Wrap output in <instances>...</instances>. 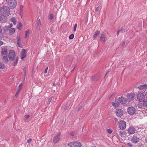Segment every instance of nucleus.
<instances>
[{
	"mask_svg": "<svg viewBox=\"0 0 147 147\" xmlns=\"http://www.w3.org/2000/svg\"><path fill=\"white\" fill-rule=\"evenodd\" d=\"M9 33L10 34H13L15 32V29L14 28H11L9 30Z\"/></svg>",
	"mask_w": 147,
	"mask_h": 147,
	"instance_id": "nucleus-27",
	"label": "nucleus"
},
{
	"mask_svg": "<svg viewBox=\"0 0 147 147\" xmlns=\"http://www.w3.org/2000/svg\"><path fill=\"white\" fill-rule=\"evenodd\" d=\"M126 127V123L124 121H121L119 123V127L122 129H125Z\"/></svg>",
	"mask_w": 147,
	"mask_h": 147,
	"instance_id": "nucleus-6",
	"label": "nucleus"
},
{
	"mask_svg": "<svg viewBox=\"0 0 147 147\" xmlns=\"http://www.w3.org/2000/svg\"><path fill=\"white\" fill-rule=\"evenodd\" d=\"M30 31L29 30H26L25 32V37L26 38H27L28 37L29 35Z\"/></svg>",
	"mask_w": 147,
	"mask_h": 147,
	"instance_id": "nucleus-26",
	"label": "nucleus"
},
{
	"mask_svg": "<svg viewBox=\"0 0 147 147\" xmlns=\"http://www.w3.org/2000/svg\"><path fill=\"white\" fill-rule=\"evenodd\" d=\"M128 131L129 134H133L135 133L136 129L133 127H130L128 129Z\"/></svg>",
	"mask_w": 147,
	"mask_h": 147,
	"instance_id": "nucleus-14",
	"label": "nucleus"
},
{
	"mask_svg": "<svg viewBox=\"0 0 147 147\" xmlns=\"http://www.w3.org/2000/svg\"><path fill=\"white\" fill-rule=\"evenodd\" d=\"M1 53L3 55H6L7 53V46H2L1 47Z\"/></svg>",
	"mask_w": 147,
	"mask_h": 147,
	"instance_id": "nucleus-10",
	"label": "nucleus"
},
{
	"mask_svg": "<svg viewBox=\"0 0 147 147\" xmlns=\"http://www.w3.org/2000/svg\"><path fill=\"white\" fill-rule=\"evenodd\" d=\"M9 26V28H11V27H12L13 25L11 23V24H10Z\"/></svg>",
	"mask_w": 147,
	"mask_h": 147,
	"instance_id": "nucleus-53",
	"label": "nucleus"
},
{
	"mask_svg": "<svg viewBox=\"0 0 147 147\" xmlns=\"http://www.w3.org/2000/svg\"><path fill=\"white\" fill-rule=\"evenodd\" d=\"M0 32H2V29L1 28V27L0 26Z\"/></svg>",
	"mask_w": 147,
	"mask_h": 147,
	"instance_id": "nucleus-56",
	"label": "nucleus"
},
{
	"mask_svg": "<svg viewBox=\"0 0 147 147\" xmlns=\"http://www.w3.org/2000/svg\"><path fill=\"white\" fill-rule=\"evenodd\" d=\"M99 10V8H98V7H97V8L96 9V10L97 11H98Z\"/></svg>",
	"mask_w": 147,
	"mask_h": 147,
	"instance_id": "nucleus-59",
	"label": "nucleus"
},
{
	"mask_svg": "<svg viewBox=\"0 0 147 147\" xmlns=\"http://www.w3.org/2000/svg\"><path fill=\"white\" fill-rule=\"evenodd\" d=\"M127 144L128 147H133V145L130 143H127Z\"/></svg>",
	"mask_w": 147,
	"mask_h": 147,
	"instance_id": "nucleus-37",
	"label": "nucleus"
},
{
	"mask_svg": "<svg viewBox=\"0 0 147 147\" xmlns=\"http://www.w3.org/2000/svg\"><path fill=\"white\" fill-rule=\"evenodd\" d=\"M115 113L117 116L119 117H121L123 115V111L120 109H116Z\"/></svg>",
	"mask_w": 147,
	"mask_h": 147,
	"instance_id": "nucleus-9",
	"label": "nucleus"
},
{
	"mask_svg": "<svg viewBox=\"0 0 147 147\" xmlns=\"http://www.w3.org/2000/svg\"><path fill=\"white\" fill-rule=\"evenodd\" d=\"M6 16L4 15L0 16V22L4 23L7 21V18Z\"/></svg>",
	"mask_w": 147,
	"mask_h": 147,
	"instance_id": "nucleus-11",
	"label": "nucleus"
},
{
	"mask_svg": "<svg viewBox=\"0 0 147 147\" xmlns=\"http://www.w3.org/2000/svg\"><path fill=\"white\" fill-rule=\"evenodd\" d=\"M15 56V52L14 50H11L9 51L8 57L10 60L13 61Z\"/></svg>",
	"mask_w": 147,
	"mask_h": 147,
	"instance_id": "nucleus-4",
	"label": "nucleus"
},
{
	"mask_svg": "<svg viewBox=\"0 0 147 147\" xmlns=\"http://www.w3.org/2000/svg\"><path fill=\"white\" fill-rule=\"evenodd\" d=\"M119 30L120 31V32H121L122 33H124L125 31V29H121Z\"/></svg>",
	"mask_w": 147,
	"mask_h": 147,
	"instance_id": "nucleus-39",
	"label": "nucleus"
},
{
	"mask_svg": "<svg viewBox=\"0 0 147 147\" xmlns=\"http://www.w3.org/2000/svg\"><path fill=\"white\" fill-rule=\"evenodd\" d=\"M107 132L110 134H111L113 132V130L111 128L107 129Z\"/></svg>",
	"mask_w": 147,
	"mask_h": 147,
	"instance_id": "nucleus-30",
	"label": "nucleus"
},
{
	"mask_svg": "<svg viewBox=\"0 0 147 147\" xmlns=\"http://www.w3.org/2000/svg\"><path fill=\"white\" fill-rule=\"evenodd\" d=\"M26 51L25 49H23L22 50V53L20 56V58L23 59L26 57Z\"/></svg>",
	"mask_w": 147,
	"mask_h": 147,
	"instance_id": "nucleus-16",
	"label": "nucleus"
},
{
	"mask_svg": "<svg viewBox=\"0 0 147 147\" xmlns=\"http://www.w3.org/2000/svg\"><path fill=\"white\" fill-rule=\"evenodd\" d=\"M145 141L147 143V136H146V137L145 138Z\"/></svg>",
	"mask_w": 147,
	"mask_h": 147,
	"instance_id": "nucleus-54",
	"label": "nucleus"
},
{
	"mask_svg": "<svg viewBox=\"0 0 147 147\" xmlns=\"http://www.w3.org/2000/svg\"><path fill=\"white\" fill-rule=\"evenodd\" d=\"M2 35V32H0V38L1 37V36Z\"/></svg>",
	"mask_w": 147,
	"mask_h": 147,
	"instance_id": "nucleus-55",
	"label": "nucleus"
},
{
	"mask_svg": "<svg viewBox=\"0 0 147 147\" xmlns=\"http://www.w3.org/2000/svg\"><path fill=\"white\" fill-rule=\"evenodd\" d=\"M3 61L4 63H7L8 62V59L7 57V56H5L3 57Z\"/></svg>",
	"mask_w": 147,
	"mask_h": 147,
	"instance_id": "nucleus-21",
	"label": "nucleus"
},
{
	"mask_svg": "<svg viewBox=\"0 0 147 147\" xmlns=\"http://www.w3.org/2000/svg\"><path fill=\"white\" fill-rule=\"evenodd\" d=\"M20 13H22L23 12V9L24 7L22 5H20Z\"/></svg>",
	"mask_w": 147,
	"mask_h": 147,
	"instance_id": "nucleus-35",
	"label": "nucleus"
},
{
	"mask_svg": "<svg viewBox=\"0 0 147 147\" xmlns=\"http://www.w3.org/2000/svg\"><path fill=\"white\" fill-rule=\"evenodd\" d=\"M137 98L140 102H142L145 99L144 94L141 92L138 93L137 94Z\"/></svg>",
	"mask_w": 147,
	"mask_h": 147,
	"instance_id": "nucleus-5",
	"label": "nucleus"
},
{
	"mask_svg": "<svg viewBox=\"0 0 147 147\" xmlns=\"http://www.w3.org/2000/svg\"><path fill=\"white\" fill-rule=\"evenodd\" d=\"M135 108L133 107H129L127 109L128 113L129 115H133L135 112Z\"/></svg>",
	"mask_w": 147,
	"mask_h": 147,
	"instance_id": "nucleus-8",
	"label": "nucleus"
},
{
	"mask_svg": "<svg viewBox=\"0 0 147 147\" xmlns=\"http://www.w3.org/2000/svg\"><path fill=\"white\" fill-rule=\"evenodd\" d=\"M47 70H48V67H47L45 69V71H44V73H46L47 72Z\"/></svg>",
	"mask_w": 147,
	"mask_h": 147,
	"instance_id": "nucleus-48",
	"label": "nucleus"
},
{
	"mask_svg": "<svg viewBox=\"0 0 147 147\" xmlns=\"http://www.w3.org/2000/svg\"><path fill=\"white\" fill-rule=\"evenodd\" d=\"M6 4L11 9H14L17 5L16 0H6Z\"/></svg>",
	"mask_w": 147,
	"mask_h": 147,
	"instance_id": "nucleus-1",
	"label": "nucleus"
},
{
	"mask_svg": "<svg viewBox=\"0 0 147 147\" xmlns=\"http://www.w3.org/2000/svg\"><path fill=\"white\" fill-rule=\"evenodd\" d=\"M143 102V105L146 108H147V99H144L143 100V101H142Z\"/></svg>",
	"mask_w": 147,
	"mask_h": 147,
	"instance_id": "nucleus-22",
	"label": "nucleus"
},
{
	"mask_svg": "<svg viewBox=\"0 0 147 147\" xmlns=\"http://www.w3.org/2000/svg\"><path fill=\"white\" fill-rule=\"evenodd\" d=\"M68 145L71 147H81V143L78 142H72L69 143Z\"/></svg>",
	"mask_w": 147,
	"mask_h": 147,
	"instance_id": "nucleus-3",
	"label": "nucleus"
},
{
	"mask_svg": "<svg viewBox=\"0 0 147 147\" xmlns=\"http://www.w3.org/2000/svg\"><path fill=\"white\" fill-rule=\"evenodd\" d=\"M120 30H118L117 32V35H118L119 33V32H120Z\"/></svg>",
	"mask_w": 147,
	"mask_h": 147,
	"instance_id": "nucleus-58",
	"label": "nucleus"
},
{
	"mask_svg": "<svg viewBox=\"0 0 147 147\" xmlns=\"http://www.w3.org/2000/svg\"><path fill=\"white\" fill-rule=\"evenodd\" d=\"M53 18V16L52 14H51L49 16V19L50 20H52Z\"/></svg>",
	"mask_w": 147,
	"mask_h": 147,
	"instance_id": "nucleus-34",
	"label": "nucleus"
},
{
	"mask_svg": "<svg viewBox=\"0 0 147 147\" xmlns=\"http://www.w3.org/2000/svg\"><path fill=\"white\" fill-rule=\"evenodd\" d=\"M139 140V138L136 136H133L131 139V140L132 142L134 143H136L138 142Z\"/></svg>",
	"mask_w": 147,
	"mask_h": 147,
	"instance_id": "nucleus-13",
	"label": "nucleus"
},
{
	"mask_svg": "<svg viewBox=\"0 0 147 147\" xmlns=\"http://www.w3.org/2000/svg\"><path fill=\"white\" fill-rule=\"evenodd\" d=\"M10 21L13 22L14 25L16 24V23L17 20L15 17H12L10 19Z\"/></svg>",
	"mask_w": 147,
	"mask_h": 147,
	"instance_id": "nucleus-20",
	"label": "nucleus"
},
{
	"mask_svg": "<svg viewBox=\"0 0 147 147\" xmlns=\"http://www.w3.org/2000/svg\"><path fill=\"white\" fill-rule=\"evenodd\" d=\"M77 26V24L76 23L74 25V31L75 32L76 30V28Z\"/></svg>",
	"mask_w": 147,
	"mask_h": 147,
	"instance_id": "nucleus-36",
	"label": "nucleus"
},
{
	"mask_svg": "<svg viewBox=\"0 0 147 147\" xmlns=\"http://www.w3.org/2000/svg\"><path fill=\"white\" fill-rule=\"evenodd\" d=\"M22 88H19V87H18V90H17V91H17V92H19L20 93V90H21Z\"/></svg>",
	"mask_w": 147,
	"mask_h": 147,
	"instance_id": "nucleus-40",
	"label": "nucleus"
},
{
	"mask_svg": "<svg viewBox=\"0 0 147 147\" xmlns=\"http://www.w3.org/2000/svg\"><path fill=\"white\" fill-rule=\"evenodd\" d=\"M114 119H115V122H117V123H119V121H118V119L117 118H115Z\"/></svg>",
	"mask_w": 147,
	"mask_h": 147,
	"instance_id": "nucleus-50",
	"label": "nucleus"
},
{
	"mask_svg": "<svg viewBox=\"0 0 147 147\" xmlns=\"http://www.w3.org/2000/svg\"><path fill=\"white\" fill-rule=\"evenodd\" d=\"M75 67H74V69L72 70V71H73L74 70V69L75 68Z\"/></svg>",
	"mask_w": 147,
	"mask_h": 147,
	"instance_id": "nucleus-61",
	"label": "nucleus"
},
{
	"mask_svg": "<svg viewBox=\"0 0 147 147\" xmlns=\"http://www.w3.org/2000/svg\"><path fill=\"white\" fill-rule=\"evenodd\" d=\"M22 26V23L20 21L18 22V24L17 25V28L19 29L20 30Z\"/></svg>",
	"mask_w": 147,
	"mask_h": 147,
	"instance_id": "nucleus-23",
	"label": "nucleus"
},
{
	"mask_svg": "<svg viewBox=\"0 0 147 147\" xmlns=\"http://www.w3.org/2000/svg\"><path fill=\"white\" fill-rule=\"evenodd\" d=\"M18 57H16V60L13 63H12V65L13 66H15V65H16L18 63Z\"/></svg>",
	"mask_w": 147,
	"mask_h": 147,
	"instance_id": "nucleus-28",
	"label": "nucleus"
},
{
	"mask_svg": "<svg viewBox=\"0 0 147 147\" xmlns=\"http://www.w3.org/2000/svg\"><path fill=\"white\" fill-rule=\"evenodd\" d=\"M135 94L133 93H131L127 95V97L128 98V102H130L133 100L134 99V97Z\"/></svg>",
	"mask_w": 147,
	"mask_h": 147,
	"instance_id": "nucleus-12",
	"label": "nucleus"
},
{
	"mask_svg": "<svg viewBox=\"0 0 147 147\" xmlns=\"http://www.w3.org/2000/svg\"><path fill=\"white\" fill-rule=\"evenodd\" d=\"M9 26H5L4 27V28L6 30H8L9 28H9Z\"/></svg>",
	"mask_w": 147,
	"mask_h": 147,
	"instance_id": "nucleus-42",
	"label": "nucleus"
},
{
	"mask_svg": "<svg viewBox=\"0 0 147 147\" xmlns=\"http://www.w3.org/2000/svg\"><path fill=\"white\" fill-rule=\"evenodd\" d=\"M61 133L59 132V133L53 138V141L55 143H57L60 140V139Z\"/></svg>",
	"mask_w": 147,
	"mask_h": 147,
	"instance_id": "nucleus-7",
	"label": "nucleus"
},
{
	"mask_svg": "<svg viewBox=\"0 0 147 147\" xmlns=\"http://www.w3.org/2000/svg\"><path fill=\"white\" fill-rule=\"evenodd\" d=\"M17 44L18 46L19 47H20L21 46V40L19 36H18L17 37Z\"/></svg>",
	"mask_w": 147,
	"mask_h": 147,
	"instance_id": "nucleus-19",
	"label": "nucleus"
},
{
	"mask_svg": "<svg viewBox=\"0 0 147 147\" xmlns=\"http://www.w3.org/2000/svg\"><path fill=\"white\" fill-rule=\"evenodd\" d=\"M147 87V84H145L139 86L138 88L140 90H143L146 89Z\"/></svg>",
	"mask_w": 147,
	"mask_h": 147,
	"instance_id": "nucleus-17",
	"label": "nucleus"
},
{
	"mask_svg": "<svg viewBox=\"0 0 147 147\" xmlns=\"http://www.w3.org/2000/svg\"><path fill=\"white\" fill-rule=\"evenodd\" d=\"M81 108V107H79V108L78 109V111H79V110Z\"/></svg>",
	"mask_w": 147,
	"mask_h": 147,
	"instance_id": "nucleus-60",
	"label": "nucleus"
},
{
	"mask_svg": "<svg viewBox=\"0 0 147 147\" xmlns=\"http://www.w3.org/2000/svg\"><path fill=\"white\" fill-rule=\"evenodd\" d=\"M37 28H38L40 26L41 24V22L40 19H38L36 23Z\"/></svg>",
	"mask_w": 147,
	"mask_h": 147,
	"instance_id": "nucleus-25",
	"label": "nucleus"
},
{
	"mask_svg": "<svg viewBox=\"0 0 147 147\" xmlns=\"http://www.w3.org/2000/svg\"><path fill=\"white\" fill-rule=\"evenodd\" d=\"M52 97H50L49 98V99L48 100V104H50V103L51 101V100H52Z\"/></svg>",
	"mask_w": 147,
	"mask_h": 147,
	"instance_id": "nucleus-33",
	"label": "nucleus"
},
{
	"mask_svg": "<svg viewBox=\"0 0 147 147\" xmlns=\"http://www.w3.org/2000/svg\"><path fill=\"white\" fill-rule=\"evenodd\" d=\"M119 101L120 103L123 104H125L127 103V100L123 97H121L119 98Z\"/></svg>",
	"mask_w": 147,
	"mask_h": 147,
	"instance_id": "nucleus-15",
	"label": "nucleus"
},
{
	"mask_svg": "<svg viewBox=\"0 0 147 147\" xmlns=\"http://www.w3.org/2000/svg\"><path fill=\"white\" fill-rule=\"evenodd\" d=\"M19 93V92H17V91H16V95L15 96L16 97H17L18 96Z\"/></svg>",
	"mask_w": 147,
	"mask_h": 147,
	"instance_id": "nucleus-47",
	"label": "nucleus"
},
{
	"mask_svg": "<svg viewBox=\"0 0 147 147\" xmlns=\"http://www.w3.org/2000/svg\"><path fill=\"white\" fill-rule=\"evenodd\" d=\"M119 135L121 136H123V135L124 134V133L122 132V131H119Z\"/></svg>",
	"mask_w": 147,
	"mask_h": 147,
	"instance_id": "nucleus-38",
	"label": "nucleus"
},
{
	"mask_svg": "<svg viewBox=\"0 0 147 147\" xmlns=\"http://www.w3.org/2000/svg\"><path fill=\"white\" fill-rule=\"evenodd\" d=\"M99 78L98 75V74L95 75L93 77H90V79L92 81H96Z\"/></svg>",
	"mask_w": 147,
	"mask_h": 147,
	"instance_id": "nucleus-18",
	"label": "nucleus"
},
{
	"mask_svg": "<svg viewBox=\"0 0 147 147\" xmlns=\"http://www.w3.org/2000/svg\"><path fill=\"white\" fill-rule=\"evenodd\" d=\"M100 40L101 39V36L100 37Z\"/></svg>",
	"mask_w": 147,
	"mask_h": 147,
	"instance_id": "nucleus-63",
	"label": "nucleus"
},
{
	"mask_svg": "<svg viewBox=\"0 0 147 147\" xmlns=\"http://www.w3.org/2000/svg\"><path fill=\"white\" fill-rule=\"evenodd\" d=\"M5 67L4 64L2 63H0V69H3Z\"/></svg>",
	"mask_w": 147,
	"mask_h": 147,
	"instance_id": "nucleus-31",
	"label": "nucleus"
},
{
	"mask_svg": "<svg viewBox=\"0 0 147 147\" xmlns=\"http://www.w3.org/2000/svg\"><path fill=\"white\" fill-rule=\"evenodd\" d=\"M32 141V139H29V140H28L27 141V142L28 143H30Z\"/></svg>",
	"mask_w": 147,
	"mask_h": 147,
	"instance_id": "nucleus-41",
	"label": "nucleus"
},
{
	"mask_svg": "<svg viewBox=\"0 0 147 147\" xmlns=\"http://www.w3.org/2000/svg\"><path fill=\"white\" fill-rule=\"evenodd\" d=\"M0 12L1 14L7 16L9 14L10 11L8 7L4 6L1 8Z\"/></svg>",
	"mask_w": 147,
	"mask_h": 147,
	"instance_id": "nucleus-2",
	"label": "nucleus"
},
{
	"mask_svg": "<svg viewBox=\"0 0 147 147\" xmlns=\"http://www.w3.org/2000/svg\"><path fill=\"white\" fill-rule=\"evenodd\" d=\"M55 85V83L54 82L53 84V85Z\"/></svg>",
	"mask_w": 147,
	"mask_h": 147,
	"instance_id": "nucleus-62",
	"label": "nucleus"
},
{
	"mask_svg": "<svg viewBox=\"0 0 147 147\" xmlns=\"http://www.w3.org/2000/svg\"><path fill=\"white\" fill-rule=\"evenodd\" d=\"M116 103L114 102H111V104L113 106H114V107H115L116 106Z\"/></svg>",
	"mask_w": 147,
	"mask_h": 147,
	"instance_id": "nucleus-45",
	"label": "nucleus"
},
{
	"mask_svg": "<svg viewBox=\"0 0 147 147\" xmlns=\"http://www.w3.org/2000/svg\"><path fill=\"white\" fill-rule=\"evenodd\" d=\"M100 31H98V30L96 31L94 34V36L93 37L94 38H96L97 36L99 35V34H100Z\"/></svg>",
	"mask_w": 147,
	"mask_h": 147,
	"instance_id": "nucleus-24",
	"label": "nucleus"
},
{
	"mask_svg": "<svg viewBox=\"0 0 147 147\" xmlns=\"http://www.w3.org/2000/svg\"><path fill=\"white\" fill-rule=\"evenodd\" d=\"M145 96H146V99H147V92H146Z\"/></svg>",
	"mask_w": 147,
	"mask_h": 147,
	"instance_id": "nucleus-57",
	"label": "nucleus"
},
{
	"mask_svg": "<svg viewBox=\"0 0 147 147\" xmlns=\"http://www.w3.org/2000/svg\"><path fill=\"white\" fill-rule=\"evenodd\" d=\"M22 83H21L19 85V86H18V87H19V88H22Z\"/></svg>",
	"mask_w": 147,
	"mask_h": 147,
	"instance_id": "nucleus-49",
	"label": "nucleus"
},
{
	"mask_svg": "<svg viewBox=\"0 0 147 147\" xmlns=\"http://www.w3.org/2000/svg\"><path fill=\"white\" fill-rule=\"evenodd\" d=\"M74 35L72 34L69 36V38L70 39H72L74 38Z\"/></svg>",
	"mask_w": 147,
	"mask_h": 147,
	"instance_id": "nucleus-32",
	"label": "nucleus"
},
{
	"mask_svg": "<svg viewBox=\"0 0 147 147\" xmlns=\"http://www.w3.org/2000/svg\"><path fill=\"white\" fill-rule=\"evenodd\" d=\"M92 147H96L95 146H93Z\"/></svg>",
	"mask_w": 147,
	"mask_h": 147,
	"instance_id": "nucleus-64",
	"label": "nucleus"
},
{
	"mask_svg": "<svg viewBox=\"0 0 147 147\" xmlns=\"http://www.w3.org/2000/svg\"><path fill=\"white\" fill-rule=\"evenodd\" d=\"M3 43L2 41L0 40V46H1L3 44Z\"/></svg>",
	"mask_w": 147,
	"mask_h": 147,
	"instance_id": "nucleus-51",
	"label": "nucleus"
},
{
	"mask_svg": "<svg viewBox=\"0 0 147 147\" xmlns=\"http://www.w3.org/2000/svg\"><path fill=\"white\" fill-rule=\"evenodd\" d=\"M25 117L26 119H27L29 117L30 115H26Z\"/></svg>",
	"mask_w": 147,
	"mask_h": 147,
	"instance_id": "nucleus-44",
	"label": "nucleus"
},
{
	"mask_svg": "<svg viewBox=\"0 0 147 147\" xmlns=\"http://www.w3.org/2000/svg\"><path fill=\"white\" fill-rule=\"evenodd\" d=\"M72 136H73L74 135V133L73 132H71L70 134Z\"/></svg>",
	"mask_w": 147,
	"mask_h": 147,
	"instance_id": "nucleus-52",
	"label": "nucleus"
},
{
	"mask_svg": "<svg viewBox=\"0 0 147 147\" xmlns=\"http://www.w3.org/2000/svg\"><path fill=\"white\" fill-rule=\"evenodd\" d=\"M106 38V35L103 34H102V42H104L105 41Z\"/></svg>",
	"mask_w": 147,
	"mask_h": 147,
	"instance_id": "nucleus-29",
	"label": "nucleus"
},
{
	"mask_svg": "<svg viewBox=\"0 0 147 147\" xmlns=\"http://www.w3.org/2000/svg\"><path fill=\"white\" fill-rule=\"evenodd\" d=\"M125 42H126L125 41L123 42L122 45H121V47H123L125 45Z\"/></svg>",
	"mask_w": 147,
	"mask_h": 147,
	"instance_id": "nucleus-46",
	"label": "nucleus"
},
{
	"mask_svg": "<svg viewBox=\"0 0 147 147\" xmlns=\"http://www.w3.org/2000/svg\"><path fill=\"white\" fill-rule=\"evenodd\" d=\"M23 71H24V78H25L26 74V69L25 68H24L23 69Z\"/></svg>",
	"mask_w": 147,
	"mask_h": 147,
	"instance_id": "nucleus-43",
	"label": "nucleus"
}]
</instances>
